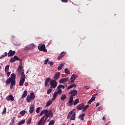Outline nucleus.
<instances>
[{"mask_svg":"<svg viewBox=\"0 0 125 125\" xmlns=\"http://www.w3.org/2000/svg\"><path fill=\"white\" fill-rule=\"evenodd\" d=\"M88 107H89V105H86L85 106L84 105V108L86 110V109H87V108H88Z\"/></svg>","mask_w":125,"mask_h":125,"instance_id":"nucleus-57","label":"nucleus"},{"mask_svg":"<svg viewBox=\"0 0 125 125\" xmlns=\"http://www.w3.org/2000/svg\"><path fill=\"white\" fill-rule=\"evenodd\" d=\"M48 113V109H45L44 110H42V112H41L40 114V116L42 117L44 114V115H46V114Z\"/></svg>","mask_w":125,"mask_h":125,"instance_id":"nucleus-16","label":"nucleus"},{"mask_svg":"<svg viewBox=\"0 0 125 125\" xmlns=\"http://www.w3.org/2000/svg\"><path fill=\"white\" fill-rule=\"evenodd\" d=\"M103 121H106V118H105L104 116L103 117Z\"/></svg>","mask_w":125,"mask_h":125,"instance_id":"nucleus-62","label":"nucleus"},{"mask_svg":"<svg viewBox=\"0 0 125 125\" xmlns=\"http://www.w3.org/2000/svg\"><path fill=\"white\" fill-rule=\"evenodd\" d=\"M99 105H100V104L99 103H97L96 104V107H98V106H99Z\"/></svg>","mask_w":125,"mask_h":125,"instance_id":"nucleus-61","label":"nucleus"},{"mask_svg":"<svg viewBox=\"0 0 125 125\" xmlns=\"http://www.w3.org/2000/svg\"><path fill=\"white\" fill-rule=\"evenodd\" d=\"M49 117V116L47 115V113L46 114V115H44L41 118L40 120L38 122V125H42L43 121L46 123V121H47V119H48Z\"/></svg>","mask_w":125,"mask_h":125,"instance_id":"nucleus-1","label":"nucleus"},{"mask_svg":"<svg viewBox=\"0 0 125 125\" xmlns=\"http://www.w3.org/2000/svg\"><path fill=\"white\" fill-rule=\"evenodd\" d=\"M29 97L30 98L32 99V100H34V99H35V93H34V92L30 93Z\"/></svg>","mask_w":125,"mask_h":125,"instance_id":"nucleus-26","label":"nucleus"},{"mask_svg":"<svg viewBox=\"0 0 125 125\" xmlns=\"http://www.w3.org/2000/svg\"><path fill=\"white\" fill-rule=\"evenodd\" d=\"M84 107V104H81L77 106V109L78 111H80L81 110H83V108Z\"/></svg>","mask_w":125,"mask_h":125,"instance_id":"nucleus-14","label":"nucleus"},{"mask_svg":"<svg viewBox=\"0 0 125 125\" xmlns=\"http://www.w3.org/2000/svg\"><path fill=\"white\" fill-rule=\"evenodd\" d=\"M32 123V118H29L27 120H26L27 125H31Z\"/></svg>","mask_w":125,"mask_h":125,"instance_id":"nucleus-37","label":"nucleus"},{"mask_svg":"<svg viewBox=\"0 0 125 125\" xmlns=\"http://www.w3.org/2000/svg\"><path fill=\"white\" fill-rule=\"evenodd\" d=\"M62 2L67 3L68 2V0H62Z\"/></svg>","mask_w":125,"mask_h":125,"instance_id":"nucleus-56","label":"nucleus"},{"mask_svg":"<svg viewBox=\"0 0 125 125\" xmlns=\"http://www.w3.org/2000/svg\"><path fill=\"white\" fill-rule=\"evenodd\" d=\"M65 99H67V96L65 94H63L61 97V100L64 101Z\"/></svg>","mask_w":125,"mask_h":125,"instance_id":"nucleus-27","label":"nucleus"},{"mask_svg":"<svg viewBox=\"0 0 125 125\" xmlns=\"http://www.w3.org/2000/svg\"><path fill=\"white\" fill-rule=\"evenodd\" d=\"M6 113V107H4L3 111H2V115H4Z\"/></svg>","mask_w":125,"mask_h":125,"instance_id":"nucleus-46","label":"nucleus"},{"mask_svg":"<svg viewBox=\"0 0 125 125\" xmlns=\"http://www.w3.org/2000/svg\"><path fill=\"white\" fill-rule=\"evenodd\" d=\"M60 75H61V73L60 72H57L54 76V79L55 81H56V80H58V78H59V77H60Z\"/></svg>","mask_w":125,"mask_h":125,"instance_id":"nucleus-17","label":"nucleus"},{"mask_svg":"<svg viewBox=\"0 0 125 125\" xmlns=\"http://www.w3.org/2000/svg\"><path fill=\"white\" fill-rule=\"evenodd\" d=\"M47 115L50 118H53V112H52V110H48V112L47 113Z\"/></svg>","mask_w":125,"mask_h":125,"instance_id":"nucleus-15","label":"nucleus"},{"mask_svg":"<svg viewBox=\"0 0 125 125\" xmlns=\"http://www.w3.org/2000/svg\"><path fill=\"white\" fill-rule=\"evenodd\" d=\"M82 112H85L86 111V109L84 108V107L83 108Z\"/></svg>","mask_w":125,"mask_h":125,"instance_id":"nucleus-59","label":"nucleus"},{"mask_svg":"<svg viewBox=\"0 0 125 125\" xmlns=\"http://www.w3.org/2000/svg\"><path fill=\"white\" fill-rule=\"evenodd\" d=\"M61 88H62V89H64L65 88V86L62 84L59 85L57 87V89L58 90H60L61 91V93H62V89Z\"/></svg>","mask_w":125,"mask_h":125,"instance_id":"nucleus-18","label":"nucleus"},{"mask_svg":"<svg viewBox=\"0 0 125 125\" xmlns=\"http://www.w3.org/2000/svg\"><path fill=\"white\" fill-rule=\"evenodd\" d=\"M48 61H49V60H48V59H47L46 60H45L44 64L45 65H46V64H47V63H48Z\"/></svg>","mask_w":125,"mask_h":125,"instance_id":"nucleus-49","label":"nucleus"},{"mask_svg":"<svg viewBox=\"0 0 125 125\" xmlns=\"http://www.w3.org/2000/svg\"><path fill=\"white\" fill-rule=\"evenodd\" d=\"M77 77H78V75H76V74H73L71 78H70V80H71V83H74V82H75V81H76V79H77Z\"/></svg>","mask_w":125,"mask_h":125,"instance_id":"nucleus-11","label":"nucleus"},{"mask_svg":"<svg viewBox=\"0 0 125 125\" xmlns=\"http://www.w3.org/2000/svg\"><path fill=\"white\" fill-rule=\"evenodd\" d=\"M69 82V78H62L60 79L59 83H63Z\"/></svg>","mask_w":125,"mask_h":125,"instance_id":"nucleus-13","label":"nucleus"},{"mask_svg":"<svg viewBox=\"0 0 125 125\" xmlns=\"http://www.w3.org/2000/svg\"><path fill=\"white\" fill-rule=\"evenodd\" d=\"M74 86H75V87H76V84H73L70 85H69L67 87V89H71V88H73V87H74Z\"/></svg>","mask_w":125,"mask_h":125,"instance_id":"nucleus-34","label":"nucleus"},{"mask_svg":"<svg viewBox=\"0 0 125 125\" xmlns=\"http://www.w3.org/2000/svg\"><path fill=\"white\" fill-rule=\"evenodd\" d=\"M12 81V79H11V78H10V77H9L6 81V83H7V84H9V83H11V82Z\"/></svg>","mask_w":125,"mask_h":125,"instance_id":"nucleus-32","label":"nucleus"},{"mask_svg":"<svg viewBox=\"0 0 125 125\" xmlns=\"http://www.w3.org/2000/svg\"><path fill=\"white\" fill-rule=\"evenodd\" d=\"M50 84L51 85L50 88H56L57 86V82L55 80H52L50 81Z\"/></svg>","mask_w":125,"mask_h":125,"instance_id":"nucleus-4","label":"nucleus"},{"mask_svg":"<svg viewBox=\"0 0 125 125\" xmlns=\"http://www.w3.org/2000/svg\"><path fill=\"white\" fill-rule=\"evenodd\" d=\"M25 83V80L24 79H20L19 85L20 86H23L24 85V83Z\"/></svg>","mask_w":125,"mask_h":125,"instance_id":"nucleus-24","label":"nucleus"},{"mask_svg":"<svg viewBox=\"0 0 125 125\" xmlns=\"http://www.w3.org/2000/svg\"><path fill=\"white\" fill-rule=\"evenodd\" d=\"M94 101H93L92 100L90 99L89 100V101L88 102V104H91L92 102H93Z\"/></svg>","mask_w":125,"mask_h":125,"instance_id":"nucleus-53","label":"nucleus"},{"mask_svg":"<svg viewBox=\"0 0 125 125\" xmlns=\"http://www.w3.org/2000/svg\"><path fill=\"white\" fill-rule=\"evenodd\" d=\"M14 121H15V117H13L12 119L11 122H10L11 124H14Z\"/></svg>","mask_w":125,"mask_h":125,"instance_id":"nucleus-51","label":"nucleus"},{"mask_svg":"<svg viewBox=\"0 0 125 125\" xmlns=\"http://www.w3.org/2000/svg\"><path fill=\"white\" fill-rule=\"evenodd\" d=\"M54 124H55V121H54V120H52L49 123L48 125H53Z\"/></svg>","mask_w":125,"mask_h":125,"instance_id":"nucleus-39","label":"nucleus"},{"mask_svg":"<svg viewBox=\"0 0 125 125\" xmlns=\"http://www.w3.org/2000/svg\"><path fill=\"white\" fill-rule=\"evenodd\" d=\"M16 81L14 80H12V82H11V85H10V89H12L13 88V86L15 85Z\"/></svg>","mask_w":125,"mask_h":125,"instance_id":"nucleus-23","label":"nucleus"},{"mask_svg":"<svg viewBox=\"0 0 125 125\" xmlns=\"http://www.w3.org/2000/svg\"><path fill=\"white\" fill-rule=\"evenodd\" d=\"M20 74H21L20 80H24L25 81L26 75L24 74V71H22Z\"/></svg>","mask_w":125,"mask_h":125,"instance_id":"nucleus-20","label":"nucleus"},{"mask_svg":"<svg viewBox=\"0 0 125 125\" xmlns=\"http://www.w3.org/2000/svg\"><path fill=\"white\" fill-rule=\"evenodd\" d=\"M52 92V88H50V87L47 91V93L48 94H50V93Z\"/></svg>","mask_w":125,"mask_h":125,"instance_id":"nucleus-42","label":"nucleus"},{"mask_svg":"<svg viewBox=\"0 0 125 125\" xmlns=\"http://www.w3.org/2000/svg\"><path fill=\"white\" fill-rule=\"evenodd\" d=\"M8 70H9V65H7L5 67V72H7V71H8Z\"/></svg>","mask_w":125,"mask_h":125,"instance_id":"nucleus-43","label":"nucleus"},{"mask_svg":"<svg viewBox=\"0 0 125 125\" xmlns=\"http://www.w3.org/2000/svg\"><path fill=\"white\" fill-rule=\"evenodd\" d=\"M103 109V107L102 106L99 107L98 108V111H101V110Z\"/></svg>","mask_w":125,"mask_h":125,"instance_id":"nucleus-54","label":"nucleus"},{"mask_svg":"<svg viewBox=\"0 0 125 125\" xmlns=\"http://www.w3.org/2000/svg\"><path fill=\"white\" fill-rule=\"evenodd\" d=\"M40 110H41V107H38L36 109V113H37V114H39V113H40Z\"/></svg>","mask_w":125,"mask_h":125,"instance_id":"nucleus-48","label":"nucleus"},{"mask_svg":"<svg viewBox=\"0 0 125 125\" xmlns=\"http://www.w3.org/2000/svg\"><path fill=\"white\" fill-rule=\"evenodd\" d=\"M38 49H39L40 51H44V52H47V50L45 49V44H44L39 45Z\"/></svg>","mask_w":125,"mask_h":125,"instance_id":"nucleus-3","label":"nucleus"},{"mask_svg":"<svg viewBox=\"0 0 125 125\" xmlns=\"http://www.w3.org/2000/svg\"><path fill=\"white\" fill-rule=\"evenodd\" d=\"M11 80H14V81H15L16 79V75H15V74L14 73H12L11 75V77H10Z\"/></svg>","mask_w":125,"mask_h":125,"instance_id":"nucleus-28","label":"nucleus"},{"mask_svg":"<svg viewBox=\"0 0 125 125\" xmlns=\"http://www.w3.org/2000/svg\"><path fill=\"white\" fill-rule=\"evenodd\" d=\"M15 51H12V50H10L8 53V57H10L13 56L16 53Z\"/></svg>","mask_w":125,"mask_h":125,"instance_id":"nucleus-12","label":"nucleus"},{"mask_svg":"<svg viewBox=\"0 0 125 125\" xmlns=\"http://www.w3.org/2000/svg\"><path fill=\"white\" fill-rule=\"evenodd\" d=\"M35 48V44L34 43H31L30 45H28L25 46L24 48L25 51H28V50H33Z\"/></svg>","mask_w":125,"mask_h":125,"instance_id":"nucleus-2","label":"nucleus"},{"mask_svg":"<svg viewBox=\"0 0 125 125\" xmlns=\"http://www.w3.org/2000/svg\"><path fill=\"white\" fill-rule=\"evenodd\" d=\"M8 55V53H7V52H5L3 54V55H1L0 57V59H2V58H4V57H6V56Z\"/></svg>","mask_w":125,"mask_h":125,"instance_id":"nucleus-30","label":"nucleus"},{"mask_svg":"<svg viewBox=\"0 0 125 125\" xmlns=\"http://www.w3.org/2000/svg\"><path fill=\"white\" fill-rule=\"evenodd\" d=\"M29 72H30V70H27V71L26 72V74H28V73H29Z\"/></svg>","mask_w":125,"mask_h":125,"instance_id":"nucleus-64","label":"nucleus"},{"mask_svg":"<svg viewBox=\"0 0 125 125\" xmlns=\"http://www.w3.org/2000/svg\"><path fill=\"white\" fill-rule=\"evenodd\" d=\"M14 125V124H13V123H10V124H9V125Z\"/></svg>","mask_w":125,"mask_h":125,"instance_id":"nucleus-63","label":"nucleus"},{"mask_svg":"<svg viewBox=\"0 0 125 125\" xmlns=\"http://www.w3.org/2000/svg\"><path fill=\"white\" fill-rule=\"evenodd\" d=\"M84 117H85V113H83L79 116V118L80 119L81 121H84V118H83Z\"/></svg>","mask_w":125,"mask_h":125,"instance_id":"nucleus-22","label":"nucleus"},{"mask_svg":"<svg viewBox=\"0 0 125 125\" xmlns=\"http://www.w3.org/2000/svg\"><path fill=\"white\" fill-rule=\"evenodd\" d=\"M51 81V79L50 78H49V77H48L46 79V80H45V84H44V85H45V86H47V85H48V83H49V82H50Z\"/></svg>","mask_w":125,"mask_h":125,"instance_id":"nucleus-19","label":"nucleus"},{"mask_svg":"<svg viewBox=\"0 0 125 125\" xmlns=\"http://www.w3.org/2000/svg\"><path fill=\"white\" fill-rule=\"evenodd\" d=\"M80 100H79V99H76L74 101V105H77V104H78V103L79 102Z\"/></svg>","mask_w":125,"mask_h":125,"instance_id":"nucleus-45","label":"nucleus"},{"mask_svg":"<svg viewBox=\"0 0 125 125\" xmlns=\"http://www.w3.org/2000/svg\"><path fill=\"white\" fill-rule=\"evenodd\" d=\"M63 55L62 56H61V55L58 57V60H60L61 59L63 58Z\"/></svg>","mask_w":125,"mask_h":125,"instance_id":"nucleus-52","label":"nucleus"},{"mask_svg":"<svg viewBox=\"0 0 125 125\" xmlns=\"http://www.w3.org/2000/svg\"><path fill=\"white\" fill-rule=\"evenodd\" d=\"M97 94H94L92 96V98H91V100H92L93 101H95V96H97Z\"/></svg>","mask_w":125,"mask_h":125,"instance_id":"nucleus-44","label":"nucleus"},{"mask_svg":"<svg viewBox=\"0 0 125 125\" xmlns=\"http://www.w3.org/2000/svg\"><path fill=\"white\" fill-rule=\"evenodd\" d=\"M75 118H76V112H74L71 116V117L70 118V121H75Z\"/></svg>","mask_w":125,"mask_h":125,"instance_id":"nucleus-25","label":"nucleus"},{"mask_svg":"<svg viewBox=\"0 0 125 125\" xmlns=\"http://www.w3.org/2000/svg\"><path fill=\"white\" fill-rule=\"evenodd\" d=\"M6 100L7 101H14V97L12 95H10L6 97Z\"/></svg>","mask_w":125,"mask_h":125,"instance_id":"nucleus-9","label":"nucleus"},{"mask_svg":"<svg viewBox=\"0 0 125 125\" xmlns=\"http://www.w3.org/2000/svg\"><path fill=\"white\" fill-rule=\"evenodd\" d=\"M48 64H49V65H50L51 67H52V66H53L54 62H48Z\"/></svg>","mask_w":125,"mask_h":125,"instance_id":"nucleus-47","label":"nucleus"},{"mask_svg":"<svg viewBox=\"0 0 125 125\" xmlns=\"http://www.w3.org/2000/svg\"><path fill=\"white\" fill-rule=\"evenodd\" d=\"M68 94H71L70 96H76L77 94H78V91L77 90H73L70 91V92L68 93Z\"/></svg>","mask_w":125,"mask_h":125,"instance_id":"nucleus-7","label":"nucleus"},{"mask_svg":"<svg viewBox=\"0 0 125 125\" xmlns=\"http://www.w3.org/2000/svg\"><path fill=\"white\" fill-rule=\"evenodd\" d=\"M63 67H64V64L63 63H61L58 67V70H59V71H60V70L62 69V68H63Z\"/></svg>","mask_w":125,"mask_h":125,"instance_id":"nucleus-36","label":"nucleus"},{"mask_svg":"<svg viewBox=\"0 0 125 125\" xmlns=\"http://www.w3.org/2000/svg\"><path fill=\"white\" fill-rule=\"evenodd\" d=\"M64 72L65 74H67V75H70V74H71V72L67 68H65Z\"/></svg>","mask_w":125,"mask_h":125,"instance_id":"nucleus-38","label":"nucleus"},{"mask_svg":"<svg viewBox=\"0 0 125 125\" xmlns=\"http://www.w3.org/2000/svg\"><path fill=\"white\" fill-rule=\"evenodd\" d=\"M27 95H28V91H27V90H25L23 91V93L22 95L21 98L23 99V98H25Z\"/></svg>","mask_w":125,"mask_h":125,"instance_id":"nucleus-21","label":"nucleus"},{"mask_svg":"<svg viewBox=\"0 0 125 125\" xmlns=\"http://www.w3.org/2000/svg\"><path fill=\"white\" fill-rule=\"evenodd\" d=\"M65 54H66V53H65V52L63 51L62 52L60 55L61 56H63V57H64V56H65Z\"/></svg>","mask_w":125,"mask_h":125,"instance_id":"nucleus-50","label":"nucleus"},{"mask_svg":"<svg viewBox=\"0 0 125 125\" xmlns=\"http://www.w3.org/2000/svg\"><path fill=\"white\" fill-rule=\"evenodd\" d=\"M20 114L21 116H25V114H26V111L25 110H22L20 112Z\"/></svg>","mask_w":125,"mask_h":125,"instance_id":"nucleus-41","label":"nucleus"},{"mask_svg":"<svg viewBox=\"0 0 125 125\" xmlns=\"http://www.w3.org/2000/svg\"><path fill=\"white\" fill-rule=\"evenodd\" d=\"M26 101L27 102H31V101H32V99L30 97V95H28L26 97Z\"/></svg>","mask_w":125,"mask_h":125,"instance_id":"nucleus-35","label":"nucleus"},{"mask_svg":"<svg viewBox=\"0 0 125 125\" xmlns=\"http://www.w3.org/2000/svg\"><path fill=\"white\" fill-rule=\"evenodd\" d=\"M10 74H11L10 72H8L7 73V77H9V76H10Z\"/></svg>","mask_w":125,"mask_h":125,"instance_id":"nucleus-58","label":"nucleus"},{"mask_svg":"<svg viewBox=\"0 0 125 125\" xmlns=\"http://www.w3.org/2000/svg\"><path fill=\"white\" fill-rule=\"evenodd\" d=\"M18 61H20V65H22V60L21 59V60H19Z\"/></svg>","mask_w":125,"mask_h":125,"instance_id":"nucleus-60","label":"nucleus"},{"mask_svg":"<svg viewBox=\"0 0 125 125\" xmlns=\"http://www.w3.org/2000/svg\"><path fill=\"white\" fill-rule=\"evenodd\" d=\"M52 104V101H49L45 105L46 107H49V106H50V105H51Z\"/></svg>","mask_w":125,"mask_h":125,"instance_id":"nucleus-33","label":"nucleus"},{"mask_svg":"<svg viewBox=\"0 0 125 125\" xmlns=\"http://www.w3.org/2000/svg\"><path fill=\"white\" fill-rule=\"evenodd\" d=\"M73 100H74V97L72 96H70L69 100L68 102V106H72L73 105Z\"/></svg>","mask_w":125,"mask_h":125,"instance_id":"nucleus-10","label":"nucleus"},{"mask_svg":"<svg viewBox=\"0 0 125 125\" xmlns=\"http://www.w3.org/2000/svg\"><path fill=\"white\" fill-rule=\"evenodd\" d=\"M34 112H35V105L31 104L30 105V108H29V113L30 114H33Z\"/></svg>","mask_w":125,"mask_h":125,"instance_id":"nucleus-8","label":"nucleus"},{"mask_svg":"<svg viewBox=\"0 0 125 125\" xmlns=\"http://www.w3.org/2000/svg\"><path fill=\"white\" fill-rule=\"evenodd\" d=\"M90 87L89 86H84V88L86 89H89V88Z\"/></svg>","mask_w":125,"mask_h":125,"instance_id":"nucleus-55","label":"nucleus"},{"mask_svg":"<svg viewBox=\"0 0 125 125\" xmlns=\"http://www.w3.org/2000/svg\"><path fill=\"white\" fill-rule=\"evenodd\" d=\"M25 122H26V120H21V121L19 122L18 123V125H23L24 124H25Z\"/></svg>","mask_w":125,"mask_h":125,"instance_id":"nucleus-31","label":"nucleus"},{"mask_svg":"<svg viewBox=\"0 0 125 125\" xmlns=\"http://www.w3.org/2000/svg\"><path fill=\"white\" fill-rule=\"evenodd\" d=\"M22 65H19V68H18V71L19 73H22V72H24V70L22 69Z\"/></svg>","mask_w":125,"mask_h":125,"instance_id":"nucleus-29","label":"nucleus"},{"mask_svg":"<svg viewBox=\"0 0 125 125\" xmlns=\"http://www.w3.org/2000/svg\"><path fill=\"white\" fill-rule=\"evenodd\" d=\"M21 60L20 58H18L17 56H14V57L12 58L10 61L9 62L10 63H13L14 62H15L16 61Z\"/></svg>","mask_w":125,"mask_h":125,"instance_id":"nucleus-6","label":"nucleus"},{"mask_svg":"<svg viewBox=\"0 0 125 125\" xmlns=\"http://www.w3.org/2000/svg\"><path fill=\"white\" fill-rule=\"evenodd\" d=\"M72 114H73V111L69 112L67 116V119H70V118H71V116H72Z\"/></svg>","mask_w":125,"mask_h":125,"instance_id":"nucleus-40","label":"nucleus"},{"mask_svg":"<svg viewBox=\"0 0 125 125\" xmlns=\"http://www.w3.org/2000/svg\"><path fill=\"white\" fill-rule=\"evenodd\" d=\"M61 93H62L61 92V91H60V90H58L57 91H55L54 93L53 98H52V100L54 101L55 100H56L58 94H61Z\"/></svg>","mask_w":125,"mask_h":125,"instance_id":"nucleus-5","label":"nucleus"}]
</instances>
